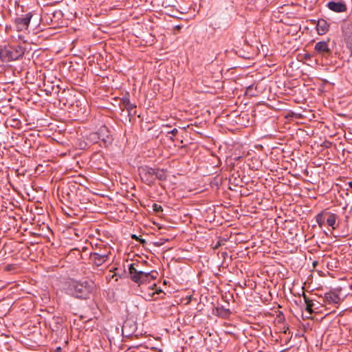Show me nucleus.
<instances>
[{"label": "nucleus", "instance_id": "obj_12", "mask_svg": "<svg viewBox=\"0 0 352 352\" xmlns=\"http://www.w3.org/2000/svg\"><path fill=\"white\" fill-rule=\"evenodd\" d=\"M318 34L320 35L325 34L329 30V23L324 19H318L316 25Z\"/></svg>", "mask_w": 352, "mask_h": 352}, {"label": "nucleus", "instance_id": "obj_21", "mask_svg": "<svg viewBox=\"0 0 352 352\" xmlns=\"http://www.w3.org/2000/svg\"><path fill=\"white\" fill-rule=\"evenodd\" d=\"M177 133L178 130L176 128L168 132V134H172L173 135H175Z\"/></svg>", "mask_w": 352, "mask_h": 352}, {"label": "nucleus", "instance_id": "obj_1", "mask_svg": "<svg viewBox=\"0 0 352 352\" xmlns=\"http://www.w3.org/2000/svg\"><path fill=\"white\" fill-rule=\"evenodd\" d=\"M64 289L69 296L81 300H87L95 292L96 285L92 280L72 279L66 283Z\"/></svg>", "mask_w": 352, "mask_h": 352}, {"label": "nucleus", "instance_id": "obj_18", "mask_svg": "<svg viewBox=\"0 0 352 352\" xmlns=\"http://www.w3.org/2000/svg\"><path fill=\"white\" fill-rule=\"evenodd\" d=\"M245 94L250 96H255L257 95V91H256V89H254L253 85H250L247 87Z\"/></svg>", "mask_w": 352, "mask_h": 352}, {"label": "nucleus", "instance_id": "obj_22", "mask_svg": "<svg viewBox=\"0 0 352 352\" xmlns=\"http://www.w3.org/2000/svg\"><path fill=\"white\" fill-rule=\"evenodd\" d=\"M131 237L133 239H135L136 240H139V238L135 235V234H132ZM141 243H145V240L144 239H140Z\"/></svg>", "mask_w": 352, "mask_h": 352}, {"label": "nucleus", "instance_id": "obj_14", "mask_svg": "<svg viewBox=\"0 0 352 352\" xmlns=\"http://www.w3.org/2000/svg\"><path fill=\"white\" fill-rule=\"evenodd\" d=\"M167 175L164 169H154V182L156 179L160 181L166 179Z\"/></svg>", "mask_w": 352, "mask_h": 352}, {"label": "nucleus", "instance_id": "obj_4", "mask_svg": "<svg viewBox=\"0 0 352 352\" xmlns=\"http://www.w3.org/2000/svg\"><path fill=\"white\" fill-rule=\"evenodd\" d=\"M139 175L141 180L148 186L154 184V168L147 166L139 168Z\"/></svg>", "mask_w": 352, "mask_h": 352}, {"label": "nucleus", "instance_id": "obj_25", "mask_svg": "<svg viewBox=\"0 0 352 352\" xmlns=\"http://www.w3.org/2000/svg\"><path fill=\"white\" fill-rule=\"evenodd\" d=\"M349 188L352 190V181L348 183Z\"/></svg>", "mask_w": 352, "mask_h": 352}, {"label": "nucleus", "instance_id": "obj_6", "mask_svg": "<svg viewBox=\"0 0 352 352\" xmlns=\"http://www.w3.org/2000/svg\"><path fill=\"white\" fill-rule=\"evenodd\" d=\"M32 13L28 12L14 19V24L18 31H23L28 30L30 22L32 18Z\"/></svg>", "mask_w": 352, "mask_h": 352}, {"label": "nucleus", "instance_id": "obj_11", "mask_svg": "<svg viewBox=\"0 0 352 352\" xmlns=\"http://www.w3.org/2000/svg\"><path fill=\"white\" fill-rule=\"evenodd\" d=\"M327 6L329 10L338 13L344 12L347 9L345 3L342 1H331Z\"/></svg>", "mask_w": 352, "mask_h": 352}, {"label": "nucleus", "instance_id": "obj_8", "mask_svg": "<svg viewBox=\"0 0 352 352\" xmlns=\"http://www.w3.org/2000/svg\"><path fill=\"white\" fill-rule=\"evenodd\" d=\"M109 256V252H93L90 255V259L96 266H100L104 263Z\"/></svg>", "mask_w": 352, "mask_h": 352}, {"label": "nucleus", "instance_id": "obj_2", "mask_svg": "<svg viewBox=\"0 0 352 352\" xmlns=\"http://www.w3.org/2000/svg\"><path fill=\"white\" fill-rule=\"evenodd\" d=\"M135 263H131L129 267L130 277L133 282L140 285L144 283L150 282L156 278V272H144L141 270H138L135 267Z\"/></svg>", "mask_w": 352, "mask_h": 352}, {"label": "nucleus", "instance_id": "obj_9", "mask_svg": "<svg viewBox=\"0 0 352 352\" xmlns=\"http://www.w3.org/2000/svg\"><path fill=\"white\" fill-rule=\"evenodd\" d=\"M324 302L331 305H338L342 302L340 295L334 291L324 293Z\"/></svg>", "mask_w": 352, "mask_h": 352}, {"label": "nucleus", "instance_id": "obj_23", "mask_svg": "<svg viewBox=\"0 0 352 352\" xmlns=\"http://www.w3.org/2000/svg\"><path fill=\"white\" fill-rule=\"evenodd\" d=\"M127 326H128V323L127 322H124V325L122 327V332L123 333L124 332V331L126 329Z\"/></svg>", "mask_w": 352, "mask_h": 352}, {"label": "nucleus", "instance_id": "obj_13", "mask_svg": "<svg viewBox=\"0 0 352 352\" xmlns=\"http://www.w3.org/2000/svg\"><path fill=\"white\" fill-rule=\"evenodd\" d=\"M338 217L330 212H327L326 223L332 228L333 230L338 227L339 223L337 222Z\"/></svg>", "mask_w": 352, "mask_h": 352}, {"label": "nucleus", "instance_id": "obj_7", "mask_svg": "<svg viewBox=\"0 0 352 352\" xmlns=\"http://www.w3.org/2000/svg\"><path fill=\"white\" fill-rule=\"evenodd\" d=\"M329 41L330 39L328 38L327 41L317 42L314 46L315 51L322 56H329L332 52L331 49L329 47Z\"/></svg>", "mask_w": 352, "mask_h": 352}, {"label": "nucleus", "instance_id": "obj_20", "mask_svg": "<svg viewBox=\"0 0 352 352\" xmlns=\"http://www.w3.org/2000/svg\"><path fill=\"white\" fill-rule=\"evenodd\" d=\"M153 209L154 211H155L157 212L163 211L162 207L160 205L157 204H154L153 205Z\"/></svg>", "mask_w": 352, "mask_h": 352}, {"label": "nucleus", "instance_id": "obj_15", "mask_svg": "<svg viewBox=\"0 0 352 352\" xmlns=\"http://www.w3.org/2000/svg\"><path fill=\"white\" fill-rule=\"evenodd\" d=\"M327 212V211L322 212L316 217V222L320 228L326 224Z\"/></svg>", "mask_w": 352, "mask_h": 352}, {"label": "nucleus", "instance_id": "obj_5", "mask_svg": "<svg viewBox=\"0 0 352 352\" xmlns=\"http://www.w3.org/2000/svg\"><path fill=\"white\" fill-rule=\"evenodd\" d=\"M342 31L346 47L349 50L352 56V22L344 24L342 27Z\"/></svg>", "mask_w": 352, "mask_h": 352}, {"label": "nucleus", "instance_id": "obj_19", "mask_svg": "<svg viewBox=\"0 0 352 352\" xmlns=\"http://www.w3.org/2000/svg\"><path fill=\"white\" fill-rule=\"evenodd\" d=\"M89 139L94 143L100 142L99 137L98 136L97 131L89 134Z\"/></svg>", "mask_w": 352, "mask_h": 352}, {"label": "nucleus", "instance_id": "obj_3", "mask_svg": "<svg viewBox=\"0 0 352 352\" xmlns=\"http://www.w3.org/2000/svg\"><path fill=\"white\" fill-rule=\"evenodd\" d=\"M25 53V50L19 45L6 46L0 50V58L4 62L19 59Z\"/></svg>", "mask_w": 352, "mask_h": 352}, {"label": "nucleus", "instance_id": "obj_10", "mask_svg": "<svg viewBox=\"0 0 352 352\" xmlns=\"http://www.w3.org/2000/svg\"><path fill=\"white\" fill-rule=\"evenodd\" d=\"M98 136L99 137L100 141H101L104 145H107L111 142L112 138L110 135L109 131L106 126H102L97 131Z\"/></svg>", "mask_w": 352, "mask_h": 352}, {"label": "nucleus", "instance_id": "obj_17", "mask_svg": "<svg viewBox=\"0 0 352 352\" xmlns=\"http://www.w3.org/2000/svg\"><path fill=\"white\" fill-rule=\"evenodd\" d=\"M303 298H304V300H305V302L306 303V308H305V310L309 312V314H311L314 312L313 311V307L314 306V303L313 302L312 300H309L307 296L306 295H304L303 296Z\"/></svg>", "mask_w": 352, "mask_h": 352}, {"label": "nucleus", "instance_id": "obj_16", "mask_svg": "<svg viewBox=\"0 0 352 352\" xmlns=\"http://www.w3.org/2000/svg\"><path fill=\"white\" fill-rule=\"evenodd\" d=\"M122 101L129 112L131 111L133 109L136 107L135 104L131 102L129 97L122 98Z\"/></svg>", "mask_w": 352, "mask_h": 352}, {"label": "nucleus", "instance_id": "obj_24", "mask_svg": "<svg viewBox=\"0 0 352 352\" xmlns=\"http://www.w3.org/2000/svg\"><path fill=\"white\" fill-rule=\"evenodd\" d=\"M223 311L226 312V314H230V310L228 309H223Z\"/></svg>", "mask_w": 352, "mask_h": 352}]
</instances>
